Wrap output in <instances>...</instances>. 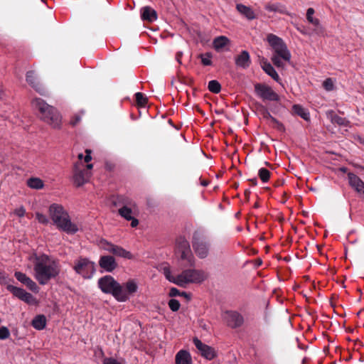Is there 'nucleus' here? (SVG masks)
Returning <instances> with one entry per match:
<instances>
[{"label": "nucleus", "mask_w": 364, "mask_h": 364, "mask_svg": "<svg viewBox=\"0 0 364 364\" xmlns=\"http://www.w3.org/2000/svg\"><path fill=\"white\" fill-rule=\"evenodd\" d=\"M255 90L258 97L263 100L278 101V95L272 89L271 87L264 84L257 83L255 85Z\"/></svg>", "instance_id": "9b49d317"}, {"label": "nucleus", "mask_w": 364, "mask_h": 364, "mask_svg": "<svg viewBox=\"0 0 364 364\" xmlns=\"http://www.w3.org/2000/svg\"><path fill=\"white\" fill-rule=\"evenodd\" d=\"M323 86L326 91H332L334 89V81L331 78H327L323 81Z\"/></svg>", "instance_id": "4c0bfd02"}, {"label": "nucleus", "mask_w": 364, "mask_h": 364, "mask_svg": "<svg viewBox=\"0 0 364 364\" xmlns=\"http://www.w3.org/2000/svg\"><path fill=\"white\" fill-rule=\"evenodd\" d=\"M183 53L182 52H178L177 54H176V60L177 61L181 63V58L182 56Z\"/></svg>", "instance_id": "603ef678"}, {"label": "nucleus", "mask_w": 364, "mask_h": 364, "mask_svg": "<svg viewBox=\"0 0 364 364\" xmlns=\"http://www.w3.org/2000/svg\"><path fill=\"white\" fill-rule=\"evenodd\" d=\"M90 176V171L86 169L80 170L75 168L73 175V181L77 186H81L89 180Z\"/></svg>", "instance_id": "dca6fc26"}, {"label": "nucleus", "mask_w": 364, "mask_h": 364, "mask_svg": "<svg viewBox=\"0 0 364 364\" xmlns=\"http://www.w3.org/2000/svg\"><path fill=\"white\" fill-rule=\"evenodd\" d=\"M176 255L181 262V265L192 267L194 257L192 255L189 242L184 238H179L176 242Z\"/></svg>", "instance_id": "0eeeda50"}, {"label": "nucleus", "mask_w": 364, "mask_h": 364, "mask_svg": "<svg viewBox=\"0 0 364 364\" xmlns=\"http://www.w3.org/2000/svg\"><path fill=\"white\" fill-rule=\"evenodd\" d=\"M36 219L40 223H42V224H44V225H46L49 222V220L48 218L46 217V215L42 214V213H36Z\"/></svg>", "instance_id": "79ce46f5"}, {"label": "nucleus", "mask_w": 364, "mask_h": 364, "mask_svg": "<svg viewBox=\"0 0 364 364\" xmlns=\"http://www.w3.org/2000/svg\"><path fill=\"white\" fill-rule=\"evenodd\" d=\"M306 361V358H304L303 359V360H302V363L304 364Z\"/></svg>", "instance_id": "13d9d810"}, {"label": "nucleus", "mask_w": 364, "mask_h": 364, "mask_svg": "<svg viewBox=\"0 0 364 364\" xmlns=\"http://www.w3.org/2000/svg\"><path fill=\"white\" fill-rule=\"evenodd\" d=\"M10 336V331L6 326L0 327V340H5Z\"/></svg>", "instance_id": "ea45409f"}, {"label": "nucleus", "mask_w": 364, "mask_h": 364, "mask_svg": "<svg viewBox=\"0 0 364 364\" xmlns=\"http://www.w3.org/2000/svg\"><path fill=\"white\" fill-rule=\"evenodd\" d=\"M49 215L53 224L67 234H75L81 229L80 224L71 221L68 213L60 204L53 203L50 205Z\"/></svg>", "instance_id": "7ed1b4c3"}, {"label": "nucleus", "mask_w": 364, "mask_h": 364, "mask_svg": "<svg viewBox=\"0 0 364 364\" xmlns=\"http://www.w3.org/2000/svg\"><path fill=\"white\" fill-rule=\"evenodd\" d=\"M104 364H121L114 358H105L103 362Z\"/></svg>", "instance_id": "a18cd8bd"}, {"label": "nucleus", "mask_w": 364, "mask_h": 364, "mask_svg": "<svg viewBox=\"0 0 364 364\" xmlns=\"http://www.w3.org/2000/svg\"><path fill=\"white\" fill-rule=\"evenodd\" d=\"M171 296H176L179 295V291L176 288H171L169 293Z\"/></svg>", "instance_id": "8fccbe9b"}, {"label": "nucleus", "mask_w": 364, "mask_h": 364, "mask_svg": "<svg viewBox=\"0 0 364 364\" xmlns=\"http://www.w3.org/2000/svg\"><path fill=\"white\" fill-rule=\"evenodd\" d=\"M223 318L232 328L238 327L243 323L242 316L236 311H228L224 312Z\"/></svg>", "instance_id": "ddd939ff"}, {"label": "nucleus", "mask_w": 364, "mask_h": 364, "mask_svg": "<svg viewBox=\"0 0 364 364\" xmlns=\"http://www.w3.org/2000/svg\"><path fill=\"white\" fill-rule=\"evenodd\" d=\"M203 186H206V185H207V183H206L205 182H203Z\"/></svg>", "instance_id": "bf43d9fd"}, {"label": "nucleus", "mask_w": 364, "mask_h": 364, "mask_svg": "<svg viewBox=\"0 0 364 364\" xmlns=\"http://www.w3.org/2000/svg\"><path fill=\"white\" fill-rule=\"evenodd\" d=\"M263 70L270 77H272L277 82L279 81V76L276 72L275 69L269 63H264L262 65Z\"/></svg>", "instance_id": "cd10ccee"}, {"label": "nucleus", "mask_w": 364, "mask_h": 364, "mask_svg": "<svg viewBox=\"0 0 364 364\" xmlns=\"http://www.w3.org/2000/svg\"><path fill=\"white\" fill-rule=\"evenodd\" d=\"M98 287L102 292L112 294L118 301L124 302L129 299L127 291L112 276L107 275L100 278Z\"/></svg>", "instance_id": "423d86ee"}, {"label": "nucleus", "mask_w": 364, "mask_h": 364, "mask_svg": "<svg viewBox=\"0 0 364 364\" xmlns=\"http://www.w3.org/2000/svg\"><path fill=\"white\" fill-rule=\"evenodd\" d=\"M348 178L350 186L359 194L364 195V182L356 175L348 173Z\"/></svg>", "instance_id": "f3484780"}, {"label": "nucleus", "mask_w": 364, "mask_h": 364, "mask_svg": "<svg viewBox=\"0 0 364 364\" xmlns=\"http://www.w3.org/2000/svg\"><path fill=\"white\" fill-rule=\"evenodd\" d=\"M265 9L268 11L277 12L279 14L287 13L286 7L280 3L268 4L265 6Z\"/></svg>", "instance_id": "a878e982"}, {"label": "nucleus", "mask_w": 364, "mask_h": 364, "mask_svg": "<svg viewBox=\"0 0 364 364\" xmlns=\"http://www.w3.org/2000/svg\"><path fill=\"white\" fill-rule=\"evenodd\" d=\"M15 277L16 278V279L18 281H19L22 284H24L27 281V279H28V278H29L25 274L20 272H15Z\"/></svg>", "instance_id": "37998d69"}, {"label": "nucleus", "mask_w": 364, "mask_h": 364, "mask_svg": "<svg viewBox=\"0 0 364 364\" xmlns=\"http://www.w3.org/2000/svg\"><path fill=\"white\" fill-rule=\"evenodd\" d=\"M129 220L131 221V226L132 228L136 227L139 224V220L135 218V216H134L132 219H130Z\"/></svg>", "instance_id": "3c124183"}, {"label": "nucleus", "mask_w": 364, "mask_h": 364, "mask_svg": "<svg viewBox=\"0 0 364 364\" xmlns=\"http://www.w3.org/2000/svg\"><path fill=\"white\" fill-rule=\"evenodd\" d=\"M229 43V39L224 36H220L217 38H215L213 40V48L217 50L220 51L225 46H226Z\"/></svg>", "instance_id": "b1692460"}, {"label": "nucleus", "mask_w": 364, "mask_h": 364, "mask_svg": "<svg viewBox=\"0 0 364 364\" xmlns=\"http://www.w3.org/2000/svg\"><path fill=\"white\" fill-rule=\"evenodd\" d=\"M201 62L204 65H210L212 64L211 58L212 54L210 53H205L200 55Z\"/></svg>", "instance_id": "c9c22d12"}, {"label": "nucleus", "mask_w": 364, "mask_h": 364, "mask_svg": "<svg viewBox=\"0 0 364 364\" xmlns=\"http://www.w3.org/2000/svg\"><path fill=\"white\" fill-rule=\"evenodd\" d=\"M298 31H299L302 34L304 35H307L308 33L306 30L304 29H300L299 28H297Z\"/></svg>", "instance_id": "864d4df0"}, {"label": "nucleus", "mask_w": 364, "mask_h": 364, "mask_svg": "<svg viewBox=\"0 0 364 364\" xmlns=\"http://www.w3.org/2000/svg\"><path fill=\"white\" fill-rule=\"evenodd\" d=\"M141 18L144 21L153 22L157 18V14L154 9L149 6H145L141 9Z\"/></svg>", "instance_id": "5701e85b"}, {"label": "nucleus", "mask_w": 364, "mask_h": 364, "mask_svg": "<svg viewBox=\"0 0 364 364\" xmlns=\"http://www.w3.org/2000/svg\"><path fill=\"white\" fill-rule=\"evenodd\" d=\"M193 247L200 258H205L208 255L210 243L207 240L195 239L193 242Z\"/></svg>", "instance_id": "2eb2a0df"}, {"label": "nucleus", "mask_w": 364, "mask_h": 364, "mask_svg": "<svg viewBox=\"0 0 364 364\" xmlns=\"http://www.w3.org/2000/svg\"><path fill=\"white\" fill-rule=\"evenodd\" d=\"M100 247L105 251H107L113 255L120 257L124 259H131L133 258L132 254L124 249L123 247L115 245L111 242H107V240H101L100 243Z\"/></svg>", "instance_id": "9d476101"}, {"label": "nucleus", "mask_w": 364, "mask_h": 364, "mask_svg": "<svg viewBox=\"0 0 364 364\" xmlns=\"http://www.w3.org/2000/svg\"><path fill=\"white\" fill-rule=\"evenodd\" d=\"M78 158H79V159H82L83 158V154H80L78 155Z\"/></svg>", "instance_id": "6e6d98bb"}, {"label": "nucleus", "mask_w": 364, "mask_h": 364, "mask_svg": "<svg viewBox=\"0 0 364 364\" xmlns=\"http://www.w3.org/2000/svg\"><path fill=\"white\" fill-rule=\"evenodd\" d=\"M180 303L178 300L171 299L168 301V306L173 311H177L180 308Z\"/></svg>", "instance_id": "a19ab883"}, {"label": "nucleus", "mask_w": 364, "mask_h": 364, "mask_svg": "<svg viewBox=\"0 0 364 364\" xmlns=\"http://www.w3.org/2000/svg\"><path fill=\"white\" fill-rule=\"evenodd\" d=\"M92 168V164L87 165V171L90 170Z\"/></svg>", "instance_id": "5fc2aeb1"}, {"label": "nucleus", "mask_w": 364, "mask_h": 364, "mask_svg": "<svg viewBox=\"0 0 364 364\" xmlns=\"http://www.w3.org/2000/svg\"><path fill=\"white\" fill-rule=\"evenodd\" d=\"M161 271L167 280L181 287H186L192 283H200L206 278L203 271L196 269H184L180 274L173 275L170 267L164 265L161 267Z\"/></svg>", "instance_id": "f03ea898"}, {"label": "nucleus", "mask_w": 364, "mask_h": 364, "mask_svg": "<svg viewBox=\"0 0 364 364\" xmlns=\"http://www.w3.org/2000/svg\"><path fill=\"white\" fill-rule=\"evenodd\" d=\"M23 284H25L32 291L38 292L39 290L36 283L33 282L31 278H28V279H27V281Z\"/></svg>", "instance_id": "e433bc0d"}, {"label": "nucleus", "mask_w": 364, "mask_h": 364, "mask_svg": "<svg viewBox=\"0 0 364 364\" xmlns=\"http://www.w3.org/2000/svg\"><path fill=\"white\" fill-rule=\"evenodd\" d=\"M75 271L84 278L90 279L95 272V264L87 258H79L75 262Z\"/></svg>", "instance_id": "6e6552de"}, {"label": "nucleus", "mask_w": 364, "mask_h": 364, "mask_svg": "<svg viewBox=\"0 0 364 364\" xmlns=\"http://www.w3.org/2000/svg\"><path fill=\"white\" fill-rule=\"evenodd\" d=\"M176 364H192L190 353L186 350H179L175 356Z\"/></svg>", "instance_id": "aec40b11"}, {"label": "nucleus", "mask_w": 364, "mask_h": 364, "mask_svg": "<svg viewBox=\"0 0 364 364\" xmlns=\"http://www.w3.org/2000/svg\"><path fill=\"white\" fill-rule=\"evenodd\" d=\"M46 318L43 315L36 316L32 321V326L37 330H42L46 327Z\"/></svg>", "instance_id": "bb28decb"}, {"label": "nucleus", "mask_w": 364, "mask_h": 364, "mask_svg": "<svg viewBox=\"0 0 364 364\" xmlns=\"http://www.w3.org/2000/svg\"><path fill=\"white\" fill-rule=\"evenodd\" d=\"M31 106L36 112H38V116L42 121L54 129L60 127L61 116L53 106L38 97H36L31 101Z\"/></svg>", "instance_id": "20e7f679"}, {"label": "nucleus", "mask_w": 364, "mask_h": 364, "mask_svg": "<svg viewBox=\"0 0 364 364\" xmlns=\"http://www.w3.org/2000/svg\"><path fill=\"white\" fill-rule=\"evenodd\" d=\"M81 120V117L79 115L75 116V117L70 121V124L73 126H75Z\"/></svg>", "instance_id": "de8ad7c7"}, {"label": "nucleus", "mask_w": 364, "mask_h": 364, "mask_svg": "<svg viewBox=\"0 0 364 364\" xmlns=\"http://www.w3.org/2000/svg\"><path fill=\"white\" fill-rule=\"evenodd\" d=\"M258 175L263 183H267L270 178V172L264 168L259 169Z\"/></svg>", "instance_id": "72a5a7b5"}, {"label": "nucleus", "mask_w": 364, "mask_h": 364, "mask_svg": "<svg viewBox=\"0 0 364 364\" xmlns=\"http://www.w3.org/2000/svg\"><path fill=\"white\" fill-rule=\"evenodd\" d=\"M267 41L273 50L271 60L277 68H284L286 63H290L291 53L284 41L277 36L269 33Z\"/></svg>", "instance_id": "39448f33"}, {"label": "nucleus", "mask_w": 364, "mask_h": 364, "mask_svg": "<svg viewBox=\"0 0 364 364\" xmlns=\"http://www.w3.org/2000/svg\"><path fill=\"white\" fill-rule=\"evenodd\" d=\"M237 11L244 16L248 20H253L256 18L257 16L252 9L242 4H238L236 6Z\"/></svg>", "instance_id": "4be33fe9"}, {"label": "nucleus", "mask_w": 364, "mask_h": 364, "mask_svg": "<svg viewBox=\"0 0 364 364\" xmlns=\"http://www.w3.org/2000/svg\"><path fill=\"white\" fill-rule=\"evenodd\" d=\"M235 64L242 68H247L250 64V57L248 52L243 50L235 58Z\"/></svg>", "instance_id": "412c9836"}, {"label": "nucleus", "mask_w": 364, "mask_h": 364, "mask_svg": "<svg viewBox=\"0 0 364 364\" xmlns=\"http://www.w3.org/2000/svg\"><path fill=\"white\" fill-rule=\"evenodd\" d=\"M208 90L213 93H218L221 90V86L217 80H210L208 82Z\"/></svg>", "instance_id": "f704fd0d"}, {"label": "nucleus", "mask_w": 364, "mask_h": 364, "mask_svg": "<svg viewBox=\"0 0 364 364\" xmlns=\"http://www.w3.org/2000/svg\"><path fill=\"white\" fill-rule=\"evenodd\" d=\"M8 281V277L5 273L0 271V283L5 284Z\"/></svg>", "instance_id": "49530a36"}, {"label": "nucleus", "mask_w": 364, "mask_h": 364, "mask_svg": "<svg viewBox=\"0 0 364 364\" xmlns=\"http://www.w3.org/2000/svg\"><path fill=\"white\" fill-rule=\"evenodd\" d=\"M264 117L268 120L269 124L272 127H274L281 132L284 131V125L281 122H279L277 119H276L274 117H273L269 113H267L264 115Z\"/></svg>", "instance_id": "c756f323"}, {"label": "nucleus", "mask_w": 364, "mask_h": 364, "mask_svg": "<svg viewBox=\"0 0 364 364\" xmlns=\"http://www.w3.org/2000/svg\"><path fill=\"white\" fill-rule=\"evenodd\" d=\"M101 268L108 272H112L117 267V263L114 258L112 256H102L99 261Z\"/></svg>", "instance_id": "a211bd4d"}, {"label": "nucleus", "mask_w": 364, "mask_h": 364, "mask_svg": "<svg viewBox=\"0 0 364 364\" xmlns=\"http://www.w3.org/2000/svg\"><path fill=\"white\" fill-rule=\"evenodd\" d=\"M92 159L91 157V151L89 149L86 150V156L84 157V160L85 162H89Z\"/></svg>", "instance_id": "09e8293b"}, {"label": "nucleus", "mask_w": 364, "mask_h": 364, "mask_svg": "<svg viewBox=\"0 0 364 364\" xmlns=\"http://www.w3.org/2000/svg\"><path fill=\"white\" fill-rule=\"evenodd\" d=\"M314 9L313 8H309L306 11V19L309 23H311L318 29L321 28L320 21L314 17Z\"/></svg>", "instance_id": "2f4dec72"}, {"label": "nucleus", "mask_w": 364, "mask_h": 364, "mask_svg": "<svg viewBox=\"0 0 364 364\" xmlns=\"http://www.w3.org/2000/svg\"><path fill=\"white\" fill-rule=\"evenodd\" d=\"M7 289L11 291L15 296L28 304H33L36 303V299L33 295L21 288H18L12 285H8Z\"/></svg>", "instance_id": "f8f14e48"}, {"label": "nucleus", "mask_w": 364, "mask_h": 364, "mask_svg": "<svg viewBox=\"0 0 364 364\" xmlns=\"http://www.w3.org/2000/svg\"><path fill=\"white\" fill-rule=\"evenodd\" d=\"M122 287L124 290L127 291L128 296L129 297L130 294H132L137 291V282L134 279H129L126 283H124Z\"/></svg>", "instance_id": "c85d7f7f"}, {"label": "nucleus", "mask_w": 364, "mask_h": 364, "mask_svg": "<svg viewBox=\"0 0 364 364\" xmlns=\"http://www.w3.org/2000/svg\"><path fill=\"white\" fill-rule=\"evenodd\" d=\"M34 277L41 285L55 278L60 272L59 262L46 255H33Z\"/></svg>", "instance_id": "f257e3e1"}, {"label": "nucleus", "mask_w": 364, "mask_h": 364, "mask_svg": "<svg viewBox=\"0 0 364 364\" xmlns=\"http://www.w3.org/2000/svg\"><path fill=\"white\" fill-rule=\"evenodd\" d=\"M293 112L304 119L308 121L310 118L309 112L299 105H294L292 107Z\"/></svg>", "instance_id": "7c9ffc66"}, {"label": "nucleus", "mask_w": 364, "mask_h": 364, "mask_svg": "<svg viewBox=\"0 0 364 364\" xmlns=\"http://www.w3.org/2000/svg\"><path fill=\"white\" fill-rule=\"evenodd\" d=\"M331 122L332 123L337 124L341 126H347L348 122L346 118L338 116L337 114H334L333 111L331 115Z\"/></svg>", "instance_id": "473e14b6"}, {"label": "nucleus", "mask_w": 364, "mask_h": 364, "mask_svg": "<svg viewBox=\"0 0 364 364\" xmlns=\"http://www.w3.org/2000/svg\"><path fill=\"white\" fill-rule=\"evenodd\" d=\"M26 213V210L23 206H21L14 210V214L19 218L23 217Z\"/></svg>", "instance_id": "c03bdc74"}, {"label": "nucleus", "mask_w": 364, "mask_h": 364, "mask_svg": "<svg viewBox=\"0 0 364 364\" xmlns=\"http://www.w3.org/2000/svg\"><path fill=\"white\" fill-rule=\"evenodd\" d=\"M27 186L33 189L40 190L44 187L43 181L37 177H32L27 180Z\"/></svg>", "instance_id": "393cba45"}, {"label": "nucleus", "mask_w": 364, "mask_h": 364, "mask_svg": "<svg viewBox=\"0 0 364 364\" xmlns=\"http://www.w3.org/2000/svg\"><path fill=\"white\" fill-rule=\"evenodd\" d=\"M193 343L200 355L208 360H212L216 355L215 350L210 346L203 343L200 340L197 338L193 339Z\"/></svg>", "instance_id": "4468645a"}, {"label": "nucleus", "mask_w": 364, "mask_h": 364, "mask_svg": "<svg viewBox=\"0 0 364 364\" xmlns=\"http://www.w3.org/2000/svg\"><path fill=\"white\" fill-rule=\"evenodd\" d=\"M119 215L124 219L130 220L138 213L136 203L129 198H123L119 201Z\"/></svg>", "instance_id": "1a4fd4ad"}, {"label": "nucleus", "mask_w": 364, "mask_h": 364, "mask_svg": "<svg viewBox=\"0 0 364 364\" xmlns=\"http://www.w3.org/2000/svg\"><path fill=\"white\" fill-rule=\"evenodd\" d=\"M135 97L138 105L141 106H144L146 104L147 99L142 93L136 92L135 94Z\"/></svg>", "instance_id": "58836bf2"}, {"label": "nucleus", "mask_w": 364, "mask_h": 364, "mask_svg": "<svg viewBox=\"0 0 364 364\" xmlns=\"http://www.w3.org/2000/svg\"><path fill=\"white\" fill-rule=\"evenodd\" d=\"M252 183L256 185L257 184V180L256 179H252Z\"/></svg>", "instance_id": "4d7b16f0"}, {"label": "nucleus", "mask_w": 364, "mask_h": 364, "mask_svg": "<svg viewBox=\"0 0 364 364\" xmlns=\"http://www.w3.org/2000/svg\"><path fill=\"white\" fill-rule=\"evenodd\" d=\"M26 81L41 95H45L46 94L45 87L37 82L35 73L33 71L27 73Z\"/></svg>", "instance_id": "6ab92c4d"}]
</instances>
